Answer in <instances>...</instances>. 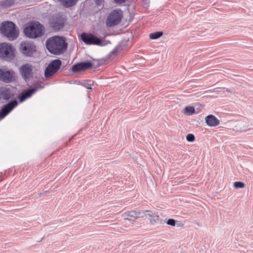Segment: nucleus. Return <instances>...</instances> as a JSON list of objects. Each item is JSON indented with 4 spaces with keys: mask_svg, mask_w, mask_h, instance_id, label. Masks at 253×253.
<instances>
[{
    "mask_svg": "<svg viewBox=\"0 0 253 253\" xmlns=\"http://www.w3.org/2000/svg\"><path fill=\"white\" fill-rule=\"evenodd\" d=\"M45 45L48 50L55 54L62 53L67 47V43L65 39L58 36L48 39Z\"/></svg>",
    "mask_w": 253,
    "mask_h": 253,
    "instance_id": "nucleus-1",
    "label": "nucleus"
},
{
    "mask_svg": "<svg viewBox=\"0 0 253 253\" xmlns=\"http://www.w3.org/2000/svg\"><path fill=\"white\" fill-rule=\"evenodd\" d=\"M25 35L31 39H36L42 37L44 34L43 26L39 22L31 23L24 29Z\"/></svg>",
    "mask_w": 253,
    "mask_h": 253,
    "instance_id": "nucleus-2",
    "label": "nucleus"
},
{
    "mask_svg": "<svg viewBox=\"0 0 253 253\" xmlns=\"http://www.w3.org/2000/svg\"><path fill=\"white\" fill-rule=\"evenodd\" d=\"M0 31L10 41L15 40L19 35V31L16 25L11 21L2 22L0 27Z\"/></svg>",
    "mask_w": 253,
    "mask_h": 253,
    "instance_id": "nucleus-3",
    "label": "nucleus"
},
{
    "mask_svg": "<svg viewBox=\"0 0 253 253\" xmlns=\"http://www.w3.org/2000/svg\"><path fill=\"white\" fill-rule=\"evenodd\" d=\"M123 16L122 10L119 9L113 10L109 14L106 21L107 26L112 27L119 24Z\"/></svg>",
    "mask_w": 253,
    "mask_h": 253,
    "instance_id": "nucleus-4",
    "label": "nucleus"
},
{
    "mask_svg": "<svg viewBox=\"0 0 253 253\" xmlns=\"http://www.w3.org/2000/svg\"><path fill=\"white\" fill-rule=\"evenodd\" d=\"M65 21V17L62 14L58 13L50 18L49 24L52 30L57 32L63 28Z\"/></svg>",
    "mask_w": 253,
    "mask_h": 253,
    "instance_id": "nucleus-5",
    "label": "nucleus"
},
{
    "mask_svg": "<svg viewBox=\"0 0 253 253\" xmlns=\"http://www.w3.org/2000/svg\"><path fill=\"white\" fill-rule=\"evenodd\" d=\"M20 50L25 56L31 57L36 51V47L32 42H23L20 46Z\"/></svg>",
    "mask_w": 253,
    "mask_h": 253,
    "instance_id": "nucleus-6",
    "label": "nucleus"
},
{
    "mask_svg": "<svg viewBox=\"0 0 253 253\" xmlns=\"http://www.w3.org/2000/svg\"><path fill=\"white\" fill-rule=\"evenodd\" d=\"M61 63V61L59 59L52 60L46 68L44 71V76L48 78L55 74L59 69Z\"/></svg>",
    "mask_w": 253,
    "mask_h": 253,
    "instance_id": "nucleus-7",
    "label": "nucleus"
},
{
    "mask_svg": "<svg viewBox=\"0 0 253 253\" xmlns=\"http://www.w3.org/2000/svg\"><path fill=\"white\" fill-rule=\"evenodd\" d=\"M81 38L86 44L102 45V40L91 34L83 33L81 35Z\"/></svg>",
    "mask_w": 253,
    "mask_h": 253,
    "instance_id": "nucleus-8",
    "label": "nucleus"
},
{
    "mask_svg": "<svg viewBox=\"0 0 253 253\" xmlns=\"http://www.w3.org/2000/svg\"><path fill=\"white\" fill-rule=\"evenodd\" d=\"M19 71L22 78L26 81L33 77V66L31 64H23L20 67Z\"/></svg>",
    "mask_w": 253,
    "mask_h": 253,
    "instance_id": "nucleus-9",
    "label": "nucleus"
},
{
    "mask_svg": "<svg viewBox=\"0 0 253 253\" xmlns=\"http://www.w3.org/2000/svg\"><path fill=\"white\" fill-rule=\"evenodd\" d=\"M0 57L13 59L14 57L11 45L7 43L0 44Z\"/></svg>",
    "mask_w": 253,
    "mask_h": 253,
    "instance_id": "nucleus-10",
    "label": "nucleus"
},
{
    "mask_svg": "<svg viewBox=\"0 0 253 253\" xmlns=\"http://www.w3.org/2000/svg\"><path fill=\"white\" fill-rule=\"evenodd\" d=\"M17 105V101L14 99L3 105L0 109V119L6 117Z\"/></svg>",
    "mask_w": 253,
    "mask_h": 253,
    "instance_id": "nucleus-11",
    "label": "nucleus"
},
{
    "mask_svg": "<svg viewBox=\"0 0 253 253\" xmlns=\"http://www.w3.org/2000/svg\"><path fill=\"white\" fill-rule=\"evenodd\" d=\"M150 223L154 225L156 224H162L165 223V221L160 217L158 212H154L152 211H147Z\"/></svg>",
    "mask_w": 253,
    "mask_h": 253,
    "instance_id": "nucleus-12",
    "label": "nucleus"
},
{
    "mask_svg": "<svg viewBox=\"0 0 253 253\" xmlns=\"http://www.w3.org/2000/svg\"><path fill=\"white\" fill-rule=\"evenodd\" d=\"M12 90L7 87H0V100L7 101L14 96Z\"/></svg>",
    "mask_w": 253,
    "mask_h": 253,
    "instance_id": "nucleus-13",
    "label": "nucleus"
},
{
    "mask_svg": "<svg viewBox=\"0 0 253 253\" xmlns=\"http://www.w3.org/2000/svg\"><path fill=\"white\" fill-rule=\"evenodd\" d=\"M13 71L5 70L0 69V80L5 83H9L12 81L13 75Z\"/></svg>",
    "mask_w": 253,
    "mask_h": 253,
    "instance_id": "nucleus-14",
    "label": "nucleus"
},
{
    "mask_svg": "<svg viewBox=\"0 0 253 253\" xmlns=\"http://www.w3.org/2000/svg\"><path fill=\"white\" fill-rule=\"evenodd\" d=\"M92 67V64L90 62H80L74 64L71 69L74 73H77L82 71L91 68Z\"/></svg>",
    "mask_w": 253,
    "mask_h": 253,
    "instance_id": "nucleus-15",
    "label": "nucleus"
},
{
    "mask_svg": "<svg viewBox=\"0 0 253 253\" xmlns=\"http://www.w3.org/2000/svg\"><path fill=\"white\" fill-rule=\"evenodd\" d=\"M41 88L42 86H39L34 88H29L25 91L22 92L19 97L20 102H22L26 99L30 98L38 90V89Z\"/></svg>",
    "mask_w": 253,
    "mask_h": 253,
    "instance_id": "nucleus-16",
    "label": "nucleus"
},
{
    "mask_svg": "<svg viewBox=\"0 0 253 253\" xmlns=\"http://www.w3.org/2000/svg\"><path fill=\"white\" fill-rule=\"evenodd\" d=\"M205 122L208 126L211 127L217 126L219 124V120L212 115L206 117Z\"/></svg>",
    "mask_w": 253,
    "mask_h": 253,
    "instance_id": "nucleus-17",
    "label": "nucleus"
},
{
    "mask_svg": "<svg viewBox=\"0 0 253 253\" xmlns=\"http://www.w3.org/2000/svg\"><path fill=\"white\" fill-rule=\"evenodd\" d=\"M135 215L136 214L133 211H126L122 214V216L124 219L125 223H126V221L128 220L133 224L135 221Z\"/></svg>",
    "mask_w": 253,
    "mask_h": 253,
    "instance_id": "nucleus-18",
    "label": "nucleus"
},
{
    "mask_svg": "<svg viewBox=\"0 0 253 253\" xmlns=\"http://www.w3.org/2000/svg\"><path fill=\"white\" fill-rule=\"evenodd\" d=\"M64 6L69 7L75 5L78 0H58Z\"/></svg>",
    "mask_w": 253,
    "mask_h": 253,
    "instance_id": "nucleus-19",
    "label": "nucleus"
},
{
    "mask_svg": "<svg viewBox=\"0 0 253 253\" xmlns=\"http://www.w3.org/2000/svg\"><path fill=\"white\" fill-rule=\"evenodd\" d=\"M147 210H135L133 211L135 212L136 215L135 216V219L139 218H143L145 216H147Z\"/></svg>",
    "mask_w": 253,
    "mask_h": 253,
    "instance_id": "nucleus-20",
    "label": "nucleus"
},
{
    "mask_svg": "<svg viewBox=\"0 0 253 253\" xmlns=\"http://www.w3.org/2000/svg\"><path fill=\"white\" fill-rule=\"evenodd\" d=\"M183 112L185 115L190 116L195 113V108L193 106H187L184 108Z\"/></svg>",
    "mask_w": 253,
    "mask_h": 253,
    "instance_id": "nucleus-21",
    "label": "nucleus"
},
{
    "mask_svg": "<svg viewBox=\"0 0 253 253\" xmlns=\"http://www.w3.org/2000/svg\"><path fill=\"white\" fill-rule=\"evenodd\" d=\"M163 33L162 32H156L151 33L149 35V38L152 40H156L160 38Z\"/></svg>",
    "mask_w": 253,
    "mask_h": 253,
    "instance_id": "nucleus-22",
    "label": "nucleus"
},
{
    "mask_svg": "<svg viewBox=\"0 0 253 253\" xmlns=\"http://www.w3.org/2000/svg\"><path fill=\"white\" fill-rule=\"evenodd\" d=\"M94 82L91 80H86L84 81L82 84L88 89H91V85L93 84Z\"/></svg>",
    "mask_w": 253,
    "mask_h": 253,
    "instance_id": "nucleus-23",
    "label": "nucleus"
},
{
    "mask_svg": "<svg viewBox=\"0 0 253 253\" xmlns=\"http://www.w3.org/2000/svg\"><path fill=\"white\" fill-rule=\"evenodd\" d=\"M14 3V0H4L1 2V5L5 7H8L12 5Z\"/></svg>",
    "mask_w": 253,
    "mask_h": 253,
    "instance_id": "nucleus-24",
    "label": "nucleus"
},
{
    "mask_svg": "<svg viewBox=\"0 0 253 253\" xmlns=\"http://www.w3.org/2000/svg\"><path fill=\"white\" fill-rule=\"evenodd\" d=\"M234 187L235 188H244L245 187V184L243 182L236 181L234 183Z\"/></svg>",
    "mask_w": 253,
    "mask_h": 253,
    "instance_id": "nucleus-25",
    "label": "nucleus"
},
{
    "mask_svg": "<svg viewBox=\"0 0 253 253\" xmlns=\"http://www.w3.org/2000/svg\"><path fill=\"white\" fill-rule=\"evenodd\" d=\"M186 139L187 141L191 142L194 141L195 138L193 134L189 133L186 135Z\"/></svg>",
    "mask_w": 253,
    "mask_h": 253,
    "instance_id": "nucleus-26",
    "label": "nucleus"
},
{
    "mask_svg": "<svg viewBox=\"0 0 253 253\" xmlns=\"http://www.w3.org/2000/svg\"><path fill=\"white\" fill-rule=\"evenodd\" d=\"M167 224L174 226L175 224V220L173 219H169L167 221Z\"/></svg>",
    "mask_w": 253,
    "mask_h": 253,
    "instance_id": "nucleus-27",
    "label": "nucleus"
},
{
    "mask_svg": "<svg viewBox=\"0 0 253 253\" xmlns=\"http://www.w3.org/2000/svg\"><path fill=\"white\" fill-rule=\"evenodd\" d=\"M127 0H114L115 2L117 3H123L126 1Z\"/></svg>",
    "mask_w": 253,
    "mask_h": 253,
    "instance_id": "nucleus-28",
    "label": "nucleus"
},
{
    "mask_svg": "<svg viewBox=\"0 0 253 253\" xmlns=\"http://www.w3.org/2000/svg\"><path fill=\"white\" fill-rule=\"evenodd\" d=\"M225 91H228V92H232V90H231V89H229L228 88H226L225 89Z\"/></svg>",
    "mask_w": 253,
    "mask_h": 253,
    "instance_id": "nucleus-29",
    "label": "nucleus"
}]
</instances>
